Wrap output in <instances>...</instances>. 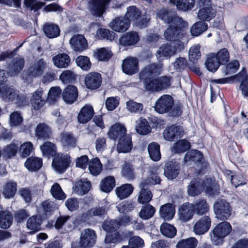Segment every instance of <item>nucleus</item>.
Here are the masks:
<instances>
[{"mask_svg": "<svg viewBox=\"0 0 248 248\" xmlns=\"http://www.w3.org/2000/svg\"><path fill=\"white\" fill-rule=\"evenodd\" d=\"M162 70L161 64L153 63L146 66L140 72V79L143 82L146 90L151 92H158L170 86V78L162 76L154 79V77L159 74Z\"/></svg>", "mask_w": 248, "mask_h": 248, "instance_id": "obj_1", "label": "nucleus"}, {"mask_svg": "<svg viewBox=\"0 0 248 248\" xmlns=\"http://www.w3.org/2000/svg\"><path fill=\"white\" fill-rule=\"evenodd\" d=\"M234 80L241 83L239 89L244 97H248V75L245 72H241L233 77L214 79L213 82L218 84H225L232 83Z\"/></svg>", "mask_w": 248, "mask_h": 248, "instance_id": "obj_2", "label": "nucleus"}, {"mask_svg": "<svg viewBox=\"0 0 248 248\" xmlns=\"http://www.w3.org/2000/svg\"><path fill=\"white\" fill-rule=\"evenodd\" d=\"M178 25L170 24L164 33V38L170 42H173L174 45L178 46V48H184V43L183 41L185 40V35L179 29Z\"/></svg>", "mask_w": 248, "mask_h": 248, "instance_id": "obj_3", "label": "nucleus"}, {"mask_svg": "<svg viewBox=\"0 0 248 248\" xmlns=\"http://www.w3.org/2000/svg\"><path fill=\"white\" fill-rule=\"evenodd\" d=\"M232 230L231 224L226 221L218 224L211 232V240L215 245L222 244L223 239L228 235Z\"/></svg>", "mask_w": 248, "mask_h": 248, "instance_id": "obj_4", "label": "nucleus"}, {"mask_svg": "<svg viewBox=\"0 0 248 248\" xmlns=\"http://www.w3.org/2000/svg\"><path fill=\"white\" fill-rule=\"evenodd\" d=\"M213 210L216 217L220 220L228 219L232 212L230 204L223 199L219 200L214 202Z\"/></svg>", "mask_w": 248, "mask_h": 248, "instance_id": "obj_5", "label": "nucleus"}, {"mask_svg": "<svg viewBox=\"0 0 248 248\" xmlns=\"http://www.w3.org/2000/svg\"><path fill=\"white\" fill-rule=\"evenodd\" d=\"M0 96L5 101H14L18 106L23 105L26 102V98L24 96H19L17 91L10 87H1Z\"/></svg>", "mask_w": 248, "mask_h": 248, "instance_id": "obj_6", "label": "nucleus"}, {"mask_svg": "<svg viewBox=\"0 0 248 248\" xmlns=\"http://www.w3.org/2000/svg\"><path fill=\"white\" fill-rule=\"evenodd\" d=\"M71 161V158L69 155L58 154L54 157L52 166L56 171L62 173L69 167Z\"/></svg>", "mask_w": 248, "mask_h": 248, "instance_id": "obj_7", "label": "nucleus"}, {"mask_svg": "<svg viewBox=\"0 0 248 248\" xmlns=\"http://www.w3.org/2000/svg\"><path fill=\"white\" fill-rule=\"evenodd\" d=\"M174 105L172 97L169 94H164L160 96L156 101L155 110L160 114L169 112Z\"/></svg>", "mask_w": 248, "mask_h": 248, "instance_id": "obj_8", "label": "nucleus"}, {"mask_svg": "<svg viewBox=\"0 0 248 248\" xmlns=\"http://www.w3.org/2000/svg\"><path fill=\"white\" fill-rule=\"evenodd\" d=\"M157 16L158 18L168 24H173L177 25L181 23L182 21V18L177 16L174 12L167 9H162L159 10L157 13Z\"/></svg>", "mask_w": 248, "mask_h": 248, "instance_id": "obj_9", "label": "nucleus"}, {"mask_svg": "<svg viewBox=\"0 0 248 248\" xmlns=\"http://www.w3.org/2000/svg\"><path fill=\"white\" fill-rule=\"evenodd\" d=\"M192 204L186 202L179 206L177 217L178 219L182 223H186L190 220L194 215Z\"/></svg>", "mask_w": 248, "mask_h": 248, "instance_id": "obj_10", "label": "nucleus"}, {"mask_svg": "<svg viewBox=\"0 0 248 248\" xmlns=\"http://www.w3.org/2000/svg\"><path fill=\"white\" fill-rule=\"evenodd\" d=\"M211 225V220L209 216H203L195 222L193 227V231L197 235H203L208 231Z\"/></svg>", "mask_w": 248, "mask_h": 248, "instance_id": "obj_11", "label": "nucleus"}, {"mask_svg": "<svg viewBox=\"0 0 248 248\" xmlns=\"http://www.w3.org/2000/svg\"><path fill=\"white\" fill-rule=\"evenodd\" d=\"M183 48H178V46L175 45L171 46L168 44L162 45L157 50L156 53L157 58L161 61L164 58H170L174 55L177 51H180Z\"/></svg>", "mask_w": 248, "mask_h": 248, "instance_id": "obj_12", "label": "nucleus"}, {"mask_svg": "<svg viewBox=\"0 0 248 248\" xmlns=\"http://www.w3.org/2000/svg\"><path fill=\"white\" fill-rule=\"evenodd\" d=\"M46 63L43 59L34 60L28 68V73L31 77H37L41 76L46 68Z\"/></svg>", "mask_w": 248, "mask_h": 248, "instance_id": "obj_13", "label": "nucleus"}, {"mask_svg": "<svg viewBox=\"0 0 248 248\" xmlns=\"http://www.w3.org/2000/svg\"><path fill=\"white\" fill-rule=\"evenodd\" d=\"M102 83L101 75L95 72L88 74L85 78V84L87 88L94 90L98 88Z\"/></svg>", "mask_w": 248, "mask_h": 248, "instance_id": "obj_14", "label": "nucleus"}, {"mask_svg": "<svg viewBox=\"0 0 248 248\" xmlns=\"http://www.w3.org/2000/svg\"><path fill=\"white\" fill-rule=\"evenodd\" d=\"M139 62L137 58L129 57L124 60L122 64L123 71L127 75H132L138 71Z\"/></svg>", "mask_w": 248, "mask_h": 248, "instance_id": "obj_15", "label": "nucleus"}, {"mask_svg": "<svg viewBox=\"0 0 248 248\" xmlns=\"http://www.w3.org/2000/svg\"><path fill=\"white\" fill-rule=\"evenodd\" d=\"M108 2L109 0H92L89 3V7L93 14L100 16L104 12Z\"/></svg>", "mask_w": 248, "mask_h": 248, "instance_id": "obj_16", "label": "nucleus"}, {"mask_svg": "<svg viewBox=\"0 0 248 248\" xmlns=\"http://www.w3.org/2000/svg\"><path fill=\"white\" fill-rule=\"evenodd\" d=\"M130 26L129 20L124 17H118L113 20L109 24V27L114 31L124 32L128 30Z\"/></svg>", "mask_w": 248, "mask_h": 248, "instance_id": "obj_17", "label": "nucleus"}, {"mask_svg": "<svg viewBox=\"0 0 248 248\" xmlns=\"http://www.w3.org/2000/svg\"><path fill=\"white\" fill-rule=\"evenodd\" d=\"M184 131L182 127L172 125L166 128L163 132L164 139L167 141H173L175 138L182 137Z\"/></svg>", "mask_w": 248, "mask_h": 248, "instance_id": "obj_18", "label": "nucleus"}, {"mask_svg": "<svg viewBox=\"0 0 248 248\" xmlns=\"http://www.w3.org/2000/svg\"><path fill=\"white\" fill-rule=\"evenodd\" d=\"M81 243L86 248L93 247L95 243L96 235L94 230L91 229H85L80 234Z\"/></svg>", "mask_w": 248, "mask_h": 248, "instance_id": "obj_19", "label": "nucleus"}, {"mask_svg": "<svg viewBox=\"0 0 248 248\" xmlns=\"http://www.w3.org/2000/svg\"><path fill=\"white\" fill-rule=\"evenodd\" d=\"M126 128L124 125L115 123L110 127L107 134L109 138L116 140L126 135Z\"/></svg>", "mask_w": 248, "mask_h": 248, "instance_id": "obj_20", "label": "nucleus"}, {"mask_svg": "<svg viewBox=\"0 0 248 248\" xmlns=\"http://www.w3.org/2000/svg\"><path fill=\"white\" fill-rule=\"evenodd\" d=\"M70 44L72 48L76 51H82L88 46L86 39L83 35L76 34L70 40Z\"/></svg>", "mask_w": 248, "mask_h": 248, "instance_id": "obj_21", "label": "nucleus"}, {"mask_svg": "<svg viewBox=\"0 0 248 248\" xmlns=\"http://www.w3.org/2000/svg\"><path fill=\"white\" fill-rule=\"evenodd\" d=\"M78 96V92L77 87L69 85L63 90L62 97L64 101L69 104H72L76 101Z\"/></svg>", "mask_w": 248, "mask_h": 248, "instance_id": "obj_22", "label": "nucleus"}, {"mask_svg": "<svg viewBox=\"0 0 248 248\" xmlns=\"http://www.w3.org/2000/svg\"><path fill=\"white\" fill-rule=\"evenodd\" d=\"M175 214V206L172 203H166L160 206L159 210V217L164 220H171Z\"/></svg>", "mask_w": 248, "mask_h": 248, "instance_id": "obj_23", "label": "nucleus"}, {"mask_svg": "<svg viewBox=\"0 0 248 248\" xmlns=\"http://www.w3.org/2000/svg\"><path fill=\"white\" fill-rule=\"evenodd\" d=\"M180 165L176 161L166 163L164 168V175L168 179L175 178L179 173Z\"/></svg>", "mask_w": 248, "mask_h": 248, "instance_id": "obj_24", "label": "nucleus"}, {"mask_svg": "<svg viewBox=\"0 0 248 248\" xmlns=\"http://www.w3.org/2000/svg\"><path fill=\"white\" fill-rule=\"evenodd\" d=\"M94 111L92 106L86 105L80 109L78 116V122L80 124H86L93 117Z\"/></svg>", "mask_w": 248, "mask_h": 248, "instance_id": "obj_25", "label": "nucleus"}, {"mask_svg": "<svg viewBox=\"0 0 248 248\" xmlns=\"http://www.w3.org/2000/svg\"><path fill=\"white\" fill-rule=\"evenodd\" d=\"M138 34L134 31L128 32L122 36L119 39V43L123 46H131L136 44L139 41Z\"/></svg>", "mask_w": 248, "mask_h": 248, "instance_id": "obj_26", "label": "nucleus"}, {"mask_svg": "<svg viewBox=\"0 0 248 248\" xmlns=\"http://www.w3.org/2000/svg\"><path fill=\"white\" fill-rule=\"evenodd\" d=\"M132 147L131 138L129 135H126L119 139L117 149L119 153H126L130 152Z\"/></svg>", "mask_w": 248, "mask_h": 248, "instance_id": "obj_27", "label": "nucleus"}, {"mask_svg": "<svg viewBox=\"0 0 248 248\" xmlns=\"http://www.w3.org/2000/svg\"><path fill=\"white\" fill-rule=\"evenodd\" d=\"M216 14L215 10L212 5L208 4L201 8L198 13V17L200 20L209 21L213 18Z\"/></svg>", "mask_w": 248, "mask_h": 248, "instance_id": "obj_28", "label": "nucleus"}, {"mask_svg": "<svg viewBox=\"0 0 248 248\" xmlns=\"http://www.w3.org/2000/svg\"><path fill=\"white\" fill-rule=\"evenodd\" d=\"M205 187L202 181L199 178H196L191 181L188 186L187 192L189 195L195 196L200 194Z\"/></svg>", "mask_w": 248, "mask_h": 248, "instance_id": "obj_29", "label": "nucleus"}, {"mask_svg": "<svg viewBox=\"0 0 248 248\" xmlns=\"http://www.w3.org/2000/svg\"><path fill=\"white\" fill-rule=\"evenodd\" d=\"M43 91L38 89L34 92L31 98V103L34 109H40L45 104V99L42 97Z\"/></svg>", "mask_w": 248, "mask_h": 248, "instance_id": "obj_30", "label": "nucleus"}, {"mask_svg": "<svg viewBox=\"0 0 248 248\" xmlns=\"http://www.w3.org/2000/svg\"><path fill=\"white\" fill-rule=\"evenodd\" d=\"M61 143L65 150L75 147L76 145V139L69 132H63L61 134Z\"/></svg>", "mask_w": 248, "mask_h": 248, "instance_id": "obj_31", "label": "nucleus"}, {"mask_svg": "<svg viewBox=\"0 0 248 248\" xmlns=\"http://www.w3.org/2000/svg\"><path fill=\"white\" fill-rule=\"evenodd\" d=\"M51 128L45 123L39 124L35 131V136L38 139H47L51 135Z\"/></svg>", "mask_w": 248, "mask_h": 248, "instance_id": "obj_32", "label": "nucleus"}, {"mask_svg": "<svg viewBox=\"0 0 248 248\" xmlns=\"http://www.w3.org/2000/svg\"><path fill=\"white\" fill-rule=\"evenodd\" d=\"M54 65L59 68L67 67L70 63L69 56L65 53L58 54L52 59Z\"/></svg>", "mask_w": 248, "mask_h": 248, "instance_id": "obj_33", "label": "nucleus"}, {"mask_svg": "<svg viewBox=\"0 0 248 248\" xmlns=\"http://www.w3.org/2000/svg\"><path fill=\"white\" fill-rule=\"evenodd\" d=\"M192 204L194 212L198 215H204L209 210V205L205 200L199 199Z\"/></svg>", "mask_w": 248, "mask_h": 248, "instance_id": "obj_34", "label": "nucleus"}, {"mask_svg": "<svg viewBox=\"0 0 248 248\" xmlns=\"http://www.w3.org/2000/svg\"><path fill=\"white\" fill-rule=\"evenodd\" d=\"M90 187L89 181L86 179H80L75 184L74 191L79 195H83L89 191Z\"/></svg>", "mask_w": 248, "mask_h": 248, "instance_id": "obj_35", "label": "nucleus"}, {"mask_svg": "<svg viewBox=\"0 0 248 248\" xmlns=\"http://www.w3.org/2000/svg\"><path fill=\"white\" fill-rule=\"evenodd\" d=\"M140 187L141 189L138 199L139 202L141 204L149 202L153 197L151 191L147 189L144 182H141Z\"/></svg>", "mask_w": 248, "mask_h": 248, "instance_id": "obj_36", "label": "nucleus"}, {"mask_svg": "<svg viewBox=\"0 0 248 248\" xmlns=\"http://www.w3.org/2000/svg\"><path fill=\"white\" fill-rule=\"evenodd\" d=\"M133 191V187L129 184L123 185L115 189L116 194L120 199H124L129 196Z\"/></svg>", "mask_w": 248, "mask_h": 248, "instance_id": "obj_37", "label": "nucleus"}, {"mask_svg": "<svg viewBox=\"0 0 248 248\" xmlns=\"http://www.w3.org/2000/svg\"><path fill=\"white\" fill-rule=\"evenodd\" d=\"M42 166V160L39 157H29L25 162L26 168L31 171H35L38 170Z\"/></svg>", "mask_w": 248, "mask_h": 248, "instance_id": "obj_38", "label": "nucleus"}, {"mask_svg": "<svg viewBox=\"0 0 248 248\" xmlns=\"http://www.w3.org/2000/svg\"><path fill=\"white\" fill-rule=\"evenodd\" d=\"M46 36L49 38H54L59 36L60 30L58 25L54 24H46L43 28Z\"/></svg>", "mask_w": 248, "mask_h": 248, "instance_id": "obj_39", "label": "nucleus"}, {"mask_svg": "<svg viewBox=\"0 0 248 248\" xmlns=\"http://www.w3.org/2000/svg\"><path fill=\"white\" fill-rule=\"evenodd\" d=\"M169 2L175 5L178 9L184 11L191 9L194 5V0H170Z\"/></svg>", "mask_w": 248, "mask_h": 248, "instance_id": "obj_40", "label": "nucleus"}, {"mask_svg": "<svg viewBox=\"0 0 248 248\" xmlns=\"http://www.w3.org/2000/svg\"><path fill=\"white\" fill-rule=\"evenodd\" d=\"M156 212L155 208L150 204H147L142 207L139 213L140 218L147 220L153 217Z\"/></svg>", "mask_w": 248, "mask_h": 248, "instance_id": "obj_41", "label": "nucleus"}, {"mask_svg": "<svg viewBox=\"0 0 248 248\" xmlns=\"http://www.w3.org/2000/svg\"><path fill=\"white\" fill-rule=\"evenodd\" d=\"M24 60L20 58H15L13 62L9 64V72L12 75H17L23 68Z\"/></svg>", "mask_w": 248, "mask_h": 248, "instance_id": "obj_42", "label": "nucleus"}, {"mask_svg": "<svg viewBox=\"0 0 248 248\" xmlns=\"http://www.w3.org/2000/svg\"><path fill=\"white\" fill-rule=\"evenodd\" d=\"M148 151L150 158L153 161H157L161 158L160 146L156 142H152L149 144Z\"/></svg>", "mask_w": 248, "mask_h": 248, "instance_id": "obj_43", "label": "nucleus"}, {"mask_svg": "<svg viewBox=\"0 0 248 248\" xmlns=\"http://www.w3.org/2000/svg\"><path fill=\"white\" fill-rule=\"evenodd\" d=\"M106 209L104 207H96L89 210L86 214L82 216V218L85 221L90 220L93 216L101 217L105 214Z\"/></svg>", "mask_w": 248, "mask_h": 248, "instance_id": "obj_44", "label": "nucleus"}, {"mask_svg": "<svg viewBox=\"0 0 248 248\" xmlns=\"http://www.w3.org/2000/svg\"><path fill=\"white\" fill-rule=\"evenodd\" d=\"M16 190V183L14 182H9L4 185L2 194L5 198L10 199L15 196Z\"/></svg>", "mask_w": 248, "mask_h": 248, "instance_id": "obj_45", "label": "nucleus"}, {"mask_svg": "<svg viewBox=\"0 0 248 248\" xmlns=\"http://www.w3.org/2000/svg\"><path fill=\"white\" fill-rule=\"evenodd\" d=\"M115 186V180L112 176L105 178L100 183V186L102 191L108 193L111 191Z\"/></svg>", "mask_w": 248, "mask_h": 248, "instance_id": "obj_46", "label": "nucleus"}, {"mask_svg": "<svg viewBox=\"0 0 248 248\" xmlns=\"http://www.w3.org/2000/svg\"><path fill=\"white\" fill-rule=\"evenodd\" d=\"M141 12L135 6H129L127 8V11L125 14V19H127L130 23L131 21L137 22L140 17Z\"/></svg>", "mask_w": 248, "mask_h": 248, "instance_id": "obj_47", "label": "nucleus"}, {"mask_svg": "<svg viewBox=\"0 0 248 248\" xmlns=\"http://www.w3.org/2000/svg\"><path fill=\"white\" fill-rule=\"evenodd\" d=\"M115 33L107 29H99L96 31L95 37L100 40L112 41L115 37Z\"/></svg>", "mask_w": 248, "mask_h": 248, "instance_id": "obj_48", "label": "nucleus"}, {"mask_svg": "<svg viewBox=\"0 0 248 248\" xmlns=\"http://www.w3.org/2000/svg\"><path fill=\"white\" fill-rule=\"evenodd\" d=\"M205 65L209 71L215 72L217 70L220 64L216 58L215 54H211L208 56Z\"/></svg>", "mask_w": 248, "mask_h": 248, "instance_id": "obj_49", "label": "nucleus"}, {"mask_svg": "<svg viewBox=\"0 0 248 248\" xmlns=\"http://www.w3.org/2000/svg\"><path fill=\"white\" fill-rule=\"evenodd\" d=\"M136 129L140 135H145L151 131V128L145 119L140 118L136 122Z\"/></svg>", "mask_w": 248, "mask_h": 248, "instance_id": "obj_50", "label": "nucleus"}, {"mask_svg": "<svg viewBox=\"0 0 248 248\" xmlns=\"http://www.w3.org/2000/svg\"><path fill=\"white\" fill-rule=\"evenodd\" d=\"M190 148V143L186 140H182L174 143L171 152L174 153H179L186 152Z\"/></svg>", "mask_w": 248, "mask_h": 248, "instance_id": "obj_51", "label": "nucleus"}, {"mask_svg": "<svg viewBox=\"0 0 248 248\" xmlns=\"http://www.w3.org/2000/svg\"><path fill=\"white\" fill-rule=\"evenodd\" d=\"M160 231L163 235L169 238L174 237L177 232L176 228L173 225L168 223H164L161 225Z\"/></svg>", "mask_w": 248, "mask_h": 248, "instance_id": "obj_52", "label": "nucleus"}, {"mask_svg": "<svg viewBox=\"0 0 248 248\" xmlns=\"http://www.w3.org/2000/svg\"><path fill=\"white\" fill-rule=\"evenodd\" d=\"M203 158L202 154L198 150H192L186 153L184 157V162L186 163L190 161L194 162H201Z\"/></svg>", "mask_w": 248, "mask_h": 248, "instance_id": "obj_53", "label": "nucleus"}, {"mask_svg": "<svg viewBox=\"0 0 248 248\" xmlns=\"http://www.w3.org/2000/svg\"><path fill=\"white\" fill-rule=\"evenodd\" d=\"M41 221L36 216H32L27 221V227L31 230L30 233H34L39 231L40 229Z\"/></svg>", "mask_w": 248, "mask_h": 248, "instance_id": "obj_54", "label": "nucleus"}, {"mask_svg": "<svg viewBox=\"0 0 248 248\" xmlns=\"http://www.w3.org/2000/svg\"><path fill=\"white\" fill-rule=\"evenodd\" d=\"M13 217L8 211H3L0 213V227L6 229L9 228L12 222Z\"/></svg>", "mask_w": 248, "mask_h": 248, "instance_id": "obj_55", "label": "nucleus"}, {"mask_svg": "<svg viewBox=\"0 0 248 248\" xmlns=\"http://www.w3.org/2000/svg\"><path fill=\"white\" fill-rule=\"evenodd\" d=\"M198 244L195 237H189L180 240L176 245V248H196Z\"/></svg>", "mask_w": 248, "mask_h": 248, "instance_id": "obj_56", "label": "nucleus"}, {"mask_svg": "<svg viewBox=\"0 0 248 248\" xmlns=\"http://www.w3.org/2000/svg\"><path fill=\"white\" fill-rule=\"evenodd\" d=\"M94 55L100 61H108L112 56V53L108 47H102L97 49Z\"/></svg>", "mask_w": 248, "mask_h": 248, "instance_id": "obj_57", "label": "nucleus"}, {"mask_svg": "<svg viewBox=\"0 0 248 248\" xmlns=\"http://www.w3.org/2000/svg\"><path fill=\"white\" fill-rule=\"evenodd\" d=\"M88 169L92 174L97 175L101 172L102 165L99 159L97 158H95L89 162Z\"/></svg>", "mask_w": 248, "mask_h": 248, "instance_id": "obj_58", "label": "nucleus"}, {"mask_svg": "<svg viewBox=\"0 0 248 248\" xmlns=\"http://www.w3.org/2000/svg\"><path fill=\"white\" fill-rule=\"evenodd\" d=\"M126 235L124 232H115L106 235L105 242L106 243H116L122 241Z\"/></svg>", "mask_w": 248, "mask_h": 248, "instance_id": "obj_59", "label": "nucleus"}, {"mask_svg": "<svg viewBox=\"0 0 248 248\" xmlns=\"http://www.w3.org/2000/svg\"><path fill=\"white\" fill-rule=\"evenodd\" d=\"M208 28L207 23L203 22H197L191 27L190 32L193 36H197L205 31Z\"/></svg>", "mask_w": 248, "mask_h": 248, "instance_id": "obj_60", "label": "nucleus"}, {"mask_svg": "<svg viewBox=\"0 0 248 248\" xmlns=\"http://www.w3.org/2000/svg\"><path fill=\"white\" fill-rule=\"evenodd\" d=\"M50 193L56 199L63 200L66 198L65 194L63 192L60 185L58 183H55L52 185L50 189Z\"/></svg>", "mask_w": 248, "mask_h": 248, "instance_id": "obj_61", "label": "nucleus"}, {"mask_svg": "<svg viewBox=\"0 0 248 248\" xmlns=\"http://www.w3.org/2000/svg\"><path fill=\"white\" fill-rule=\"evenodd\" d=\"M40 149L44 155L47 156L56 155V146L50 142H46L40 147Z\"/></svg>", "mask_w": 248, "mask_h": 248, "instance_id": "obj_62", "label": "nucleus"}, {"mask_svg": "<svg viewBox=\"0 0 248 248\" xmlns=\"http://www.w3.org/2000/svg\"><path fill=\"white\" fill-rule=\"evenodd\" d=\"M200 48L201 46L199 44L195 45L190 47L189 50L188 57L191 62H195L200 59L201 56Z\"/></svg>", "mask_w": 248, "mask_h": 248, "instance_id": "obj_63", "label": "nucleus"}, {"mask_svg": "<svg viewBox=\"0 0 248 248\" xmlns=\"http://www.w3.org/2000/svg\"><path fill=\"white\" fill-rule=\"evenodd\" d=\"M77 65L84 71L89 70L91 66L89 58L85 56H79L76 59Z\"/></svg>", "mask_w": 248, "mask_h": 248, "instance_id": "obj_64", "label": "nucleus"}]
</instances>
